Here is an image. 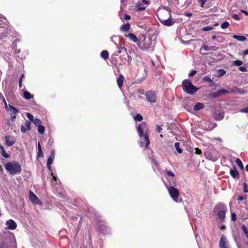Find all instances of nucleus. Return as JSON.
Here are the masks:
<instances>
[{"mask_svg": "<svg viewBox=\"0 0 248 248\" xmlns=\"http://www.w3.org/2000/svg\"><path fill=\"white\" fill-rule=\"evenodd\" d=\"M219 246L220 248H228L226 243V237L222 235L219 242Z\"/></svg>", "mask_w": 248, "mask_h": 248, "instance_id": "15", "label": "nucleus"}, {"mask_svg": "<svg viewBox=\"0 0 248 248\" xmlns=\"http://www.w3.org/2000/svg\"><path fill=\"white\" fill-rule=\"evenodd\" d=\"M37 127L38 131L40 134H43L44 133L45 128L43 125H39L37 126Z\"/></svg>", "mask_w": 248, "mask_h": 248, "instance_id": "30", "label": "nucleus"}, {"mask_svg": "<svg viewBox=\"0 0 248 248\" xmlns=\"http://www.w3.org/2000/svg\"><path fill=\"white\" fill-rule=\"evenodd\" d=\"M226 211V207L222 203L217 204L213 210V212L222 221H223L225 218Z\"/></svg>", "mask_w": 248, "mask_h": 248, "instance_id": "4", "label": "nucleus"}, {"mask_svg": "<svg viewBox=\"0 0 248 248\" xmlns=\"http://www.w3.org/2000/svg\"><path fill=\"white\" fill-rule=\"evenodd\" d=\"M242 54L244 55H247L248 54V48L243 51Z\"/></svg>", "mask_w": 248, "mask_h": 248, "instance_id": "64", "label": "nucleus"}, {"mask_svg": "<svg viewBox=\"0 0 248 248\" xmlns=\"http://www.w3.org/2000/svg\"><path fill=\"white\" fill-rule=\"evenodd\" d=\"M100 55L103 59L106 60L108 57V53L107 50H103L101 52Z\"/></svg>", "mask_w": 248, "mask_h": 248, "instance_id": "27", "label": "nucleus"}, {"mask_svg": "<svg viewBox=\"0 0 248 248\" xmlns=\"http://www.w3.org/2000/svg\"><path fill=\"white\" fill-rule=\"evenodd\" d=\"M233 19H234L235 20H239L240 19L238 15H237L236 14H233Z\"/></svg>", "mask_w": 248, "mask_h": 248, "instance_id": "62", "label": "nucleus"}, {"mask_svg": "<svg viewBox=\"0 0 248 248\" xmlns=\"http://www.w3.org/2000/svg\"><path fill=\"white\" fill-rule=\"evenodd\" d=\"M195 153L198 155H200L202 154V151L198 148H196L195 149Z\"/></svg>", "mask_w": 248, "mask_h": 248, "instance_id": "56", "label": "nucleus"}, {"mask_svg": "<svg viewBox=\"0 0 248 248\" xmlns=\"http://www.w3.org/2000/svg\"><path fill=\"white\" fill-rule=\"evenodd\" d=\"M147 100L150 102H155V95L152 91H148L146 93Z\"/></svg>", "mask_w": 248, "mask_h": 248, "instance_id": "10", "label": "nucleus"}, {"mask_svg": "<svg viewBox=\"0 0 248 248\" xmlns=\"http://www.w3.org/2000/svg\"><path fill=\"white\" fill-rule=\"evenodd\" d=\"M224 112L220 110H216L213 114V117L216 120H221L224 118Z\"/></svg>", "mask_w": 248, "mask_h": 248, "instance_id": "12", "label": "nucleus"}, {"mask_svg": "<svg viewBox=\"0 0 248 248\" xmlns=\"http://www.w3.org/2000/svg\"><path fill=\"white\" fill-rule=\"evenodd\" d=\"M233 64L236 66H241L243 64V62L241 60H236L233 62Z\"/></svg>", "mask_w": 248, "mask_h": 248, "instance_id": "42", "label": "nucleus"}, {"mask_svg": "<svg viewBox=\"0 0 248 248\" xmlns=\"http://www.w3.org/2000/svg\"><path fill=\"white\" fill-rule=\"evenodd\" d=\"M114 45L118 49V50L114 52V54L116 56H118L119 54L122 53V50L126 51V49L124 47L119 46L116 43H114Z\"/></svg>", "mask_w": 248, "mask_h": 248, "instance_id": "19", "label": "nucleus"}, {"mask_svg": "<svg viewBox=\"0 0 248 248\" xmlns=\"http://www.w3.org/2000/svg\"><path fill=\"white\" fill-rule=\"evenodd\" d=\"M166 187L171 198L176 202H180L182 198L179 196V190L173 186H168L166 185Z\"/></svg>", "mask_w": 248, "mask_h": 248, "instance_id": "6", "label": "nucleus"}, {"mask_svg": "<svg viewBox=\"0 0 248 248\" xmlns=\"http://www.w3.org/2000/svg\"><path fill=\"white\" fill-rule=\"evenodd\" d=\"M239 175V173L238 171L236 170V169L233 166V178L236 177H238Z\"/></svg>", "mask_w": 248, "mask_h": 248, "instance_id": "36", "label": "nucleus"}, {"mask_svg": "<svg viewBox=\"0 0 248 248\" xmlns=\"http://www.w3.org/2000/svg\"><path fill=\"white\" fill-rule=\"evenodd\" d=\"M165 171L168 176L170 177H173L175 176L174 173L172 172L171 171L166 170Z\"/></svg>", "mask_w": 248, "mask_h": 248, "instance_id": "39", "label": "nucleus"}, {"mask_svg": "<svg viewBox=\"0 0 248 248\" xmlns=\"http://www.w3.org/2000/svg\"><path fill=\"white\" fill-rule=\"evenodd\" d=\"M226 71L223 69H218L217 71V75L218 77H221L225 75Z\"/></svg>", "mask_w": 248, "mask_h": 248, "instance_id": "37", "label": "nucleus"}, {"mask_svg": "<svg viewBox=\"0 0 248 248\" xmlns=\"http://www.w3.org/2000/svg\"><path fill=\"white\" fill-rule=\"evenodd\" d=\"M156 130L158 133H160L162 130V128L160 126L157 125L156 126Z\"/></svg>", "mask_w": 248, "mask_h": 248, "instance_id": "61", "label": "nucleus"}, {"mask_svg": "<svg viewBox=\"0 0 248 248\" xmlns=\"http://www.w3.org/2000/svg\"><path fill=\"white\" fill-rule=\"evenodd\" d=\"M240 111L242 113H248V106L241 109Z\"/></svg>", "mask_w": 248, "mask_h": 248, "instance_id": "49", "label": "nucleus"}, {"mask_svg": "<svg viewBox=\"0 0 248 248\" xmlns=\"http://www.w3.org/2000/svg\"><path fill=\"white\" fill-rule=\"evenodd\" d=\"M43 153L42 150H38V153L37 155V158H40L43 157Z\"/></svg>", "mask_w": 248, "mask_h": 248, "instance_id": "45", "label": "nucleus"}, {"mask_svg": "<svg viewBox=\"0 0 248 248\" xmlns=\"http://www.w3.org/2000/svg\"><path fill=\"white\" fill-rule=\"evenodd\" d=\"M217 40L218 42H222L223 40V38L221 36H218L217 38Z\"/></svg>", "mask_w": 248, "mask_h": 248, "instance_id": "63", "label": "nucleus"}, {"mask_svg": "<svg viewBox=\"0 0 248 248\" xmlns=\"http://www.w3.org/2000/svg\"><path fill=\"white\" fill-rule=\"evenodd\" d=\"M124 79V76L120 75L117 80V84L120 89H121L123 86Z\"/></svg>", "mask_w": 248, "mask_h": 248, "instance_id": "18", "label": "nucleus"}, {"mask_svg": "<svg viewBox=\"0 0 248 248\" xmlns=\"http://www.w3.org/2000/svg\"><path fill=\"white\" fill-rule=\"evenodd\" d=\"M24 76V75L22 74L21 76V77H20V80H19V86L20 88H21L22 87V78Z\"/></svg>", "mask_w": 248, "mask_h": 248, "instance_id": "57", "label": "nucleus"}, {"mask_svg": "<svg viewBox=\"0 0 248 248\" xmlns=\"http://www.w3.org/2000/svg\"><path fill=\"white\" fill-rule=\"evenodd\" d=\"M0 149H1V154L4 157V158H8L9 157V155L7 154L4 149V148L2 146H0Z\"/></svg>", "mask_w": 248, "mask_h": 248, "instance_id": "28", "label": "nucleus"}, {"mask_svg": "<svg viewBox=\"0 0 248 248\" xmlns=\"http://www.w3.org/2000/svg\"><path fill=\"white\" fill-rule=\"evenodd\" d=\"M6 144L8 146H11L14 144L15 142V140L13 137L10 136H6L5 137Z\"/></svg>", "mask_w": 248, "mask_h": 248, "instance_id": "14", "label": "nucleus"}, {"mask_svg": "<svg viewBox=\"0 0 248 248\" xmlns=\"http://www.w3.org/2000/svg\"><path fill=\"white\" fill-rule=\"evenodd\" d=\"M48 158H52L54 160V158H55V150H52L51 151L50 155Z\"/></svg>", "mask_w": 248, "mask_h": 248, "instance_id": "48", "label": "nucleus"}, {"mask_svg": "<svg viewBox=\"0 0 248 248\" xmlns=\"http://www.w3.org/2000/svg\"><path fill=\"white\" fill-rule=\"evenodd\" d=\"M175 148L177 151V152L179 154H181L183 152L182 149L180 147V143L179 142H175L174 144Z\"/></svg>", "mask_w": 248, "mask_h": 248, "instance_id": "29", "label": "nucleus"}, {"mask_svg": "<svg viewBox=\"0 0 248 248\" xmlns=\"http://www.w3.org/2000/svg\"><path fill=\"white\" fill-rule=\"evenodd\" d=\"M126 37H128L131 41L134 43H137L138 45L139 41L138 40L137 37L135 34L133 33H129L125 36Z\"/></svg>", "mask_w": 248, "mask_h": 248, "instance_id": "13", "label": "nucleus"}, {"mask_svg": "<svg viewBox=\"0 0 248 248\" xmlns=\"http://www.w3.org/2000/svg\"><path fill=\"white\" fill-rule=\"evenodd\" d=\"M29 197L30 201L33 203L36 204H39L40 203V201L38 198L32 191H30Z\"/></svg>", "mask_w": 248, "mask_h": 248, "instance_id": "9", "label": "nucleus"}, {"mask_svg": "<svg viewBox=\"0 0 248 248\" xmlns=\"http://www.w3.org/2000/svg\"><path fill=\"white\" fill-rule=\"evenodd\" d=\"M215 46H208L204 44L202 46L201 50H200V52H201V54H202L203 55L206 54V53L202 52V50L206 51L214 50L215 49Z\"/></svg>", "mask_w": 248, "mask_h": 248, "instance_id": "16", "label": "nucleus"}, {"mask_svg": "<svg viewBox=\"0 0 248 248\" xmlns=\"http://www.w3.org/2000/svg\"><path fill=\"white\" fill-rule=\"evenodd\" d=\"M182 86L184 91L189 94H193L198 90V88L194 86L191 82L187 79L183 81Z\"/></svg>", "mask_w": 248, "mask_h": 248, "instance_id": "5", "label": "nucleus"}, {"mask_svg": "<svg viewBox=\"0 0 248 248\" xmlns=\"http://www.w3.org/2000/svg\"><path fill=\"white\" fill-rule=\"evenodd\" d=\"M242 230L246 236L248 240V229L247 227L245 225H243L242 226Z\"/></svg>", "mask_w": 248, "mask_h": 248, "instance_id": "32", "label": "nucleus"}, {"mask_svg": "<svg viewBox=\"0 0 248 248\" xmlns=\"http://www.w3.org/2000/svg\"><path fill=\"white\" fill-rule=\"evenodd\" d=\"M229 22L226 21V22H223L221 25V28L223 29H226L229 26Z\"/></svg>", "mask_w": 248, "mask_h": 248, "instance_id": "40", "label": "nucleus"}, {"mask_svg": "<svg viewBox=\"0 0 248 248\" xmlns=\"http://www.w3.org/2000/svg\"><path fill=\"white\" fill-rule=\"evenodd\" d=\"M205 157L208 160L216 161L219 157V154L216 150L207 151L205 152Z\"/></svg>", "mask_w": 248, "mask_h": 248, "instance_id": "7", "label": "nucleus"}, {"mask_svg": "<svg viewBox=\"0 0 248 248\" xmlns=\"http://www.w3.org/2000/svg\"><path fill=\"white\" fill-rule=\"evenodd\" d=\"M23 97L26 100H29L33 98V96L29 92L25 91L23 92Z\"/></svg>", "mask_w": 248, "mask_h": 248, "instance_id": "24", "label": "nucleus"}, {"mask_svg": "<svg viewBox=\"0 0 248 248\" xmlns=\"http://www.w3.org/2000/svg\"><path fill=\"white\" fill-rule=\"evenodd\" d=\"M134 119L136 121H141L143 119L142 116L140 114H137L134 117Z\"/></svg>", "mask_w": 248, "mask_h": 248, "instance_id": "33", "label": "nucleus"}, {"mask_svg": "<svg viewBox=\"0 0 248 248\" xmlns=\"http://www.w3.org/2000/svg\"><path fill=\"white\" fill-rule=\"evenodd\" d=\"M168 180H169V181L170 182V186H175V185H176V181H175V179L174 178V177H170V178Z\"/></svg>", "mask_w": 248, "mask_h": 248, "instance_id": "31", "label": "nucleus"}, {"mask_svg": "<svg viewBox=\"0 0 248 248\" xmlns=\"http://www.w3.org/2000/svg\"><path fill=\"white\" fill-rule=\"evenodd\" d=\"M31 123L30 121H27L26 123H25V125H26V126L27 127V129L28 130H30L31 129Z\"/></svg>", "mask_w": 248, "mask_h": 248, "instance_id": "50", "label": "nucleus"}, {"mask_svg": "<svg viewBox=\"0 0 248 248\" xmlns=\"http://www.w3.org/2000/svg\"><path fill=\"white\" fill-rule=\"evenodd\" d=\"M164 14L168 15L169 17L168 18L165 19L163 18L162 17H159V19L160 22L164 26H170L173 25L175 22L171 20L170 18L171 15L169 12L165 11L164 12Z\"/></svg>", "mask_w": 248, "mask_h": 248, "instance_id": "8", "label": "nucleus"}, {"mask_svg": "<svg viewBox=\"0 0 248 248\" xmlns=\"http://www.w3.org/2000/svg\"><path fill=\"white\" fill-rule=\"evenodd\" d=\"M246 197H244V196H239L238 197V198H237V200L238 201H243L245 199H246Z\"/></svg>", "mask_w": 248, "mask_h": 248, "instance_id": "60", "label": "nucleus"}, {"mask_svg": "<svg viewBox=\"0 0 248 248\" xmlns=\"http://www.w3.org/2000/svg\"><path fill=\"white\" fill-rule=\"evenodd\" d=\"M138 45L140 48L142 50L153 51L154 49V46L153 45L152 40L150 38H147L143 35L140 38Z\"/></svg>", "mask_w": 248, "mask_h": 248, "instance_id": "3", "label": "nucleus"}, {"mask_svg": "<svg viewBox=\"0 0 248 248\" xmlns=\"http://www.w3.org/2000/svg\"><path fill=\"white\" fill-rule=\"evenodd\" d=\"M204 107V105L200 102H198L196 104V105L194 107V110L195 111H198L201 110Z\"/></svg>", "mask_w": 248, "mask_h": 248, "instance_id": "20", "label": "nucleus"}, {"mask_svg": "<svg viewBox=\"0 0 248 248\" xmlns=\"http://www.w3.org/2000/svg\"><path fill=\"white\" fill-rule=\"evenodd\" d=\"M27 130V129L25 128L24 125H22L21 126V132L22 133H25L26 132Z\"/></svg>", "mask_w": 248, "mask_h": 248, "instance_id": "54", "label": "nucleus"}, {"mask_svg": "<svg viewBox=\"0 0 248 248\" xmlns=\"http://www.w3.org/2000/svg\"><path fill=\"white\" fill-rule=\"evenodd\" d=\"M233 93L243 94L246 93V91L244 89H239L237 88H233Z\"/></svg>", "mask_w": 248, "mask_h": 248, "instance_id": "23", "label": "nucleus"}, {"mask_svg": "<svg viewBox=\"0 0 248 248\" xmlns=\"http://www.w3.org/2000/svg\"><path fill=\"white\" fill-rule=\"evenodd\" d=\"M239 70L242 72H245L247 71V68L244 66H240L239 67Z\"/></svg>", "mask_w": 248, "mask_h": 248, "instance_id": "58", "label": "nucleus"}, {"mask_svg": "<svg viewBox=\"0 0 248 248\" xmlns=\"http://www.w3.org/2000/svg\"><path fill=\"white\" fill-rule=\"evenodd\" d=\"M5 170L11 175H16L21 173V166L19 163L16 161L9 162L4 166Z\"/></svg>", "mask_w": 248, "mask_h": 248, "instance_id": "2", "label": "nucleus"}, {"mask_svg": "<svg viewBox=\"0 0 248 248\" xmlns=\"http://www.w3.org/2000/svg\"><path fill=\"white\" fill-rule=\"evenodd\" d=\"M130 27V24L129 23H127L121 26L120 27V30L123 31L127 32L129 30Z\"/></svg>", "mask_w": 248, "mask_h": 248, "instance_id": "21", "label": "nucleus"}, {"mask_svg": "<svg viewBox=\"0 0 248 248\" xmlns=\"http://www.w3.org/2000/svg\"><path fill=\"white\" fill-rule=\"evenodd\" d=\"M203 80L205 81H207L209 83H212L213 82V80L208 76L204 77Z\"/></svg>", "mask_w": 248, "mask_h": 248, "instance_id": "46", "label": "nucleus"}, {"mask_svg": "<svg viewBox=\"0 0 248 248\" xmlns=\"http://www.w3.org/2000/svg\"><path fill=\"white\" fill-rule=\"evenodd\" d=\"M107 226L106 225V223L104 222V224L103 225V226L102 227L101 225L98 226V231L101 233H105V232H107Z\"/></svg>", "mask_w": 248, "mask_h": 248, "instance_id": "25", "label": "nucleus"}, {"mask_svg": "<svg viewBox=\"0 0 248 248\" xmlns=\"http://www.w3.org/2000/svg\"><path fill=\"white\" fill-rule=\"evenodd\" d=\"M6 225L8 228L11 230H14L16 228V224L13 219H9L6 221Z\"/></svg>", "mask_w": 248, "mask_h": 248, "instance_id": "11", "label": "nucleus"}, {"mask_svg": "<svg viewBox=\"0 0 248 248\" xmlns=\"http://www.w3.org/2000/svg\"><path fill=\"white\" fill-rule=\"evenodd\" d=\"M197 73L196 70H192L189 73V77H192L194 76Z\"/></svg>", "mask_w": 248, "mask_h": 248, "instance_id": "55", "label": "nucleus"}, {"mask_svg": "<svg viewBox=\"0 0 248 248\" xmlns=\"http://www.w3.org/2000/svg\"><path fill=\"white\" fill-rule=\"evenodd\" d=\"M5 104L6 106L7 109H8L12 114H16L18 113L19 111L15 107H13V106L11 105H9L8 106H7L6 103L5 102Z\"/></svg>", "mask_w": 248, "mask_h": 248, "instance_id": "17", "label": "nucleus"}, {"mask_svg": "<svg viewBox=\"0 0 248 248\" xmlns=\"http://www.w3.org/2000/svg\"><path fill=\"white\" fill-rule=\"evenodd\" d=\"M235 163H236L237 166H238V167L239 168V169H240L242 170H243L244 165H243V164L242 161L239 158H237L236 159Z\"/></svg>", "mask_w": 248, "mask_h": 248, "instance_id": "26", "label": "nucleus"}, {"mask_svg": "<svg viewBox=\"0 0 248 248\" xmlns=\"http://www.w3.org/2000/svg\"><path fill=\"white\" fill-rule=\"evenodd\" d=\"M233 39H236L240 42H244L247 40V38L244 36L233 35Z\"/></svg>", "mask_w": 248, "mask_h": 248, "instance_id": "22", "label": "nucleus"}, {"mask_svg": "<svg viewBox=\"0 0 248 248\" xmlns=\"http://www.w3.org/2000/svg\"><path fill=\"white\" fill-rule=\"evenodd\" d=\"M54 161V159L48 158L47 160L46 165H51Z\"/></svg>", "mask_w": 248, "mask_h": 248, "instance_id": "52", "label": "nucleus"}, {"mask_svg": "<svg viewBox=\"0 0 248 248\" xmlns=\"http://www.w3.org/2000/svg\"><path fill=\"white\" fill-rule=\"evenodd\" d=\"M219 95V93H218V91H217V92L212 93L210 94V96L212 98H216L217 97H218Z\"/></svg>", "mask_w": 248, "mask_h": 248, "instance_id": "35", "label": "nucleus"}, {"mask_svg": "<svg viewBox=\"0 0 248 248\" xmlns=\"http://www.w3.org/2000/svg\"><path fill=\"white\" fill-rule=\"evenodd\" d=\"M243 191L245 193H248V186L246 183H244L243 184Z\"/></svg>", "mask_w": 248, "mask_h": 248, "instance_id": "41", "label": "nucleus"}, {"mask_svg": "<svg viewBox=\"0 0 248 248\" xmlns=\"http://www.w3.org/2000/svg\"><path fill=\"white\" fill-rule=\"evenodd\" d=\"M152 166L153 169L155 170V169H157L158 168V164L156 161L154 160H153Z\"/></svg>", "mask_w": 248, "mask_h": 248, "instance_id": "43", "label": "nucleus"}, {"mask_svg": "<svg viewBox=\"0 0 248 248\" xmlns=\"http://www.w3.org/2000/svg\"><path fill=\"white\" fill-rule=\"evenodd\" d=\"M137 8L139 11H142L145 9V7L143 6L141 3H138L137 4Z\"/></svg>", "mask_w": 248, "mask_h": 248, "instance_id": "34", "label": "nucleus"}, {"mask_svg": "<svg viewBox=\"0 0 248 248\" xmlns=\"http://www.w3.org/2000/svg\"><path fill=\"white\" fill-rule=\"evenodd\" d=\"M218 93L220 94H224V93H228V91L225 89H220L219 90H218Z\"/></svg>", "mask_w": 248, "mask_h": 248, "instance_id": "53", "label": "nucleus"}, {"mask_svg": "<svg viewBox=\"0 0 248 248\" xmlns=\"http://www.w3.org/2000/svg\"><path fill=\"white\" fill-rule=\"evenodd\" d=\"M33 123L36 126H38L39 125H41V122L40 119L38 118H35L33 120Z\"/></svg>", "mask_w": 248, "mask_h": 248, "instance_id": "38", "label": "nucleus"}, {"mask_svg": "<svg viewBox=\"0 0 248 248\" xmlns=\"http://www.w3.org/2000/svg\"><path fill=\"white\" fill-rule=\"evenodd\" d=\"M123 18L124 20H128L131 19V16L128 15L124 14Z\"/></svg>", "mask_w": 248, "mask_h": 248, "instance_id": "51", "label": "nucleus"}, {"mask_svg": "<svg viewBox=\"0 0 248 248\" xmlns=\"http://www.w3.org/2000/svg\"><path fill=\"white\" fill-rule=\"evenodd\" d=\"M207 0H199L201 2V6L203 7Z\"/></svg>", "mask_w": 248, "mask_h": 248, "instance_id": "59", "label": "nucleus"}, {"mask_svg": "<svg viewBox=\"0 0 248 248\" xmlns=\"http://www.w3.org/2000/svg\"><path fill=\"white\" fill-rule=\"evenodd\" d=\"M137 131L140 137H143L144 140L145 142V148L147 149L150 144V140L149 136L147 134V126L145 123H140L137 128Z\"/></svg>", "mask_w": 248, "mask_h": 248, "instance_id": "1", "label": "nucleus"}, {"mask_svg": "<svg viewBox=\"0 0 248 248\" xmlns=\"http://www.w3.org/2000/svg\"><path fill=\"white\" fill-rule=\"evenodd\" d=\"M26 116L27 117V118L31 121H33V120H34L33 119V115L30 113H27L26 114Z\"/></svg>", "mask_w": 248, "mask_h": 248, "instance_id": "47", "label": "nucleus"}, {"mask_svg": "<svg viewBox=\"0 0 248 248\" xmlns=\"http://www.w3.org/2000/svg\"><path fill=\"white\" fill-rule=\"evenodd\" d=\"M213 29V27H211V26L204 27L202 29V31H209Z\"/></svg>", "mask_w": 248, "mask_h": 248, "instance_id": "44", "label": "nucleus"}]
</instances>
